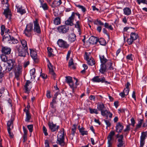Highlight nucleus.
Masks as SVG:
<instances>
[{
	"label": "nucleus",
	"mask_w": 147,
	"mask_h": 147,
	"mask_svg": "<svg viewBox=\"0 0 147 147\" xmlns=\"http://www.w3.org/2000/svg\"><path fill=\"white\" fill-rule=\"evenodd\" d=\"M98 41L100 44L101 45H105L106 44L105 40L103 38H100V39H98Z\"/></svg>",
	"instance_id": "obj_38"
},
{
	"label": "nucleus",
	"mask_w": 147,
	"mask_h": 147,
	"mask_svg": "<svg viewBox=\"0 0 147 147\" xmlns=\"http://www.w3.org/2000/svg\"><path fill=\"white\" fill-rule=\"evenodd\" d=\"M76 129V126L75 125H74L71 129V133L73 135H74Z\"/></svg>",
	"instance_id": "obj_47"
},
{
	"label": "nucleus",
	"mask_w": 147,
	"mask_h": 147,
	"mask_svg": "<svg viewBox=\"0 0 147 147\" xmlns=\"http://www.w3.org/2000/svg\"><path fill=\"white\" fill-rule=\"evenodd\" d=\"M130 125L131 124H129L127 126L126 128L124 130L125 132H128L130 130Z\"/></svg>",
	"instance_id": "obj_60"
},
{
	"label": "nucleus",
	"mask_w": 147,
	"mask_h": 147,
	"mask_svg": "<svg viewBox=\"0 0 147 147\" xmlns=\"http://www.w3.org/2000/svg\"><path fill=\"white\" fill-rule=\"evenodd\" d=\"M24 111L25 112L26 115V117L25 119V121L27 122L30 121V120L31 118V116L28 110H26V109H24Z\"/></svg>",
	"instance_id": "obj_22"
},
{
	"label": "nucleus",
	"mask_w": 147,
	"mask_h": 147,
	"mask_svg": "<svg viewBox=\"0 0 147 147\" xmlns=\"http://www.w3.org/2000/svg\"><path fill=\"white\" fill-rule=\"evenodd\" d=\"M73 14V16H72V17L74 19L75 15H76L78 16V18L79 19H80V14L78 13H74V12H72L71 15H72Z\"/></svg>",
	"instance_id": "obj_55"
},
{
	"label": "nucleus",
	"mask_w": 147,
	"mask_h": 147,
	"mask_svg": "<svg viewBox=\"0 0 147 147\" xmlns=\"http://www.w3.org/2000/svg\"><path fill=\"white\" fill-rule=\"evenodd\" d=\"M54 24L56 25H58L61 24L60 19L59 17H56L53 21Z\"/></svg>",
	"instance_id": "obj_34"
},
{
	"label": "nucleus",
	"mask_w": 147,
	"mask_h": 147,
	"mask_svg": "<svg viewBox=\"0 0 147 147\" xmlns=\"http://www.w3.org/2000/svg\"><path fill=\"white\" fill-rule=\"evenodd\" d=\"M3 14L5 15L6 18L10 19L11 17V11L8 8L4 10Z\"/></svg>",
	"instance_id": "obj_18"
},
{
	"label": "nucleus",
	"mask_w": 147,
	"mask_h": 147,
	"mask_svg": "<svg viewBox=\"0 0 147 147\" xmlns=\"http://www.w3.org/2000/svg\"><path fill=\"white\" fill-rule=\"evenodd\" d=\"M61 131L57 136V143L61 146H63L65 145L64 141V129L62 128Z\"/></svg>",
	"instance_id": "obj_4"
},
{
	"label": "nucleus",
	"mask_w": 147,
	"mask_h": 147,
	"mask_svg": "<svg viewBox=\"0 0 147 147\" xmlns=\"http://www.w3.org/2000/svg\"><path fill=\"white\" fill-rule=\"evenodd\" d=\"M20 41L22 45V47L24 48L26 47L27 48H28L27 42L25 40L23 39H21L20 40Z\"/></svg>",
	"instance_id": "obj_37"
},
{
	"label": "nucleus",
	"mask_w": 147,
	"mask_h": 147,
	"mask_svg": "<svg viewBox=\"0 0 147 147\" xmlns=\"http://www.w3.org/2000/svg\"><path fill=\"white\" fill-rule=\"evenodd\" d=\"M73 65V59L71 58L69 62V66L70 67Z\"/></svg>",
	"instance_id": "obj_61"
},
{
	"label": "nucleus",
	"mask_w": 147,
	"mask_h": 147,
	"mask_svg": "<svg viewBox=\"0 0 147 147\" xmlns=\"http://www.w3.org/2000/svg\"><path fill=\"white\" fill-rule=\"evenodd\" d=\"M100 62L102 64H105L107 60L106 59L103 55L100 56Z\"/></svg>",
	"instance_id": "obj_31"
},
{
	"label": "nucleus",
	"mask_w": 147,
	"mask_h": 147,
	"mask_svg": "<svg viewBox=\"0 0 147 147\" xmlns=\"http://www.w3.org/2000/svg\"><path fill=\"white\" fill-rule=\"evenodd\" d=\"M49 70V73H50L52 75L53 77V78L54 79H55V74L54 72V70L53 69H50Z\"/></svg>",
	"instance_id": "obj_57"
},
{
	"label": "nucleus",
	"mask_w": 147,
	"mask_h": 147,
	"mask_svg": "<svg viewBox=\"0 0 147 147\" xmlns=\"http://www.w3.org/2000/svg\"><path fill=\"white\" fill-rule=\"evenodd\" d=\"M17 8V11L18 12L20 13L21 14H23L26 13L25 10L22 9L21 6L17 5L16 6Z\"/></svg>",
	"instance_id": "obj_27"
},
{
	"label": "nucleus",
	"mask_w": 147,
	"mask_h": 147,
	"mask_svg": "<svg viewBox=\"0 0 147 147\" xmlns=\"http://www.w3.org/2000/svg\"><path fill=\"white\" fill-rule=\"evenodd\" d=\"M69 27L66 25H61L59 26L57 29L60 33L65 34L69 30Z\"/></svg>",
	"instance_id": "obj_6"
},
{
	"label": "nucleus",
	"mask_w": 147,
	"mask_h": 147,
	"mask_svg": "<svg viewBox=\"0 0 147 147\" xmlns=\"http://www.w3.org/2000/svg\"><path fill=\"white\" fill-rule=\"evenodd\" d=\"M88 63L90 65H92L95 63V62L93 58L90 59L87 61Z\"/></svg>",
	"instance_id": "obj_40"
},
{
	"label": "nucleus",
	"mask_w": 147,
	"mask_h": 147,
	"mask_svg": "<svg viewBox=\"0 0 147 147\" xmlns=\"http://www.w3.org/2000/svg\"><path fill=\"white\" fill-rule=\"evenodd\" d=\"M123 135H121V136L118 138L117 139V147H124L125 142L123 141Z\"/></svg>",
	"instance_id": "obj_11"
},
{
	"label": "nucleus",
	"mask_w": 147,
	"mask_h": 147,
	"mask_svg": "<svg viewBox=\"0 0 147 147\" xmlns=\"http://www.w3.org/2000/svg\"><path fill=\"white\" fill-rule=\"evenodd\" d=\"M1 34L2 35H3L6 29H5V27L3 25L1 26Z\"/></svg>",
	"instance_id": "obj_44"
},
{
	"label": "nucleus",
	"mask_w": 147,
	"mask_h": 147,
	"mask_svg": "<svg viewBox=\"0 0 147 147\" xmlns=\"http://www.w3.org/2000/svg\"><path fill=\"white\" fill-rule=\"evenodd\" d=\"M43 131L45 135L46 136H47L48 134L47 132V129L45 126H43Z\"/></svg>",
	"instance_id": "obj_59"
},
{
	"label": "nucleus",
	"mask_w": 147,
	"mask_h": 147,
	"mask_svg": "<svg viewBox=\"0 0 147 147\" xmlns=\"http://www.w3.org/2000/svg\"><path fill=\"white\" fill-rule=\"evenodd\" d=\"M30 50V54L31 57L33 59L34 61L36 63H37L38 60L37 57V54L36 52L32 49Z\"/></svg>",
	"instance_id": "obj_13"
},
{
	"label": "nucleus",
	"mask_w": 147,
	"mask_h": 147,
	"mask_svg": "<svg viewBox=\"0 0 147 147\" xmlns=\"http://www.w3.org/2000/svg\"><path fill=\"white\" fill-rule=\"evenodd\" d=\"M70 87L72 88L73 90H74V88H75V85L74 84V83L72 81L71 82L68 84Z\"/></svg>",
	"instance_id": "obj_58"
},
{
	"label": "nucleus",
	"mask_w": 147,
	"mask_h": 147,
	"mask_svg": "<svg viewBox=\"0 0 147 147\" xmlns=\"http://www.w3.org/2000/svg\"><path fill=\"white\" fill-rule=\"evenodd\" d=\"M116 131L117 132H121V131L123 129V126L119 122L118 123L116 127Z\"/></svg>",
	"instance_id": "obj_24"
},
{
	"label": "nucleus",
	"mask_w": 147,
	"mask_h": 147,
	"mask_svg": "<svg viewBox=\"0 0 147 147\" xmlns=\"http://www.w3.org/2000/svg\"><path fill=\"white\" fill-rule=\"evenodd\" d=\"M90 111V112L91 113H95L96 114H98V110L96 109H92L90 108L89 109Z\"/></svg>",
	"instance_id": "obj_43"
},
{
	"label": "nucleus",
	"mask_w": 147,
	"mask_h": 147,
	"mask_svg": "<svg viewBox=\"0 0 147 147\" xmlns=\"http://www.w3.org/2000/svg\"><path fill=\"white\" fill-rule=\"evenodd\" d=\"M69 40L71 42H74L76 39V36L74 34L71 33L68 36Z\"/></svg>",
	"instance_id": "obj_25"
},
{
	"label": "nucleus",
	"mask_w": 147,
	"mask_h": 147,
	"mask_svg": "<svg viewBox=\"0 0 147 147\" xmlns=\"http://www.w3.org/2000/svg\"><path fill=\"white\" fill-rule=\"evenodd\" d=\"M95 24L97 25H104V23L103 22H102L100 20H98V19H97L95 21Z\"/></svg>",
	"instance_id": "obj_49"
},
{
	"label": "nucleus",
	"mask_w": 147,
	"mask_h": 147,
	"mask_svg": "<svg viewBox=\"0 0 147 147\" xmlns=\"http://www.w3.org/2000/svg\"><path fill=\"white\" fill-rule=\"evenodd\" d=\"M85 58L86 59L87 61L89 59V54H88L87 52H85Z\"/></svg>",
	"instance_id": "obj_63"
},
{
	"label": "nucleus",
	"mask_w": 147,
	"mask_h": 147,
	"mask_svg": "<svg viewBox=\"0 0 147 147\" xmlns=\"http://www.w3.org/2000/svg\"><path fill=\"white\" fill-rule=\"evenodd\" d=\"M14 120L13 118H12L7 123V130L9 129H12L13 128V121Z\"/></svg>",
	"instance_id": "obj_21"
},
{
	"label": "nucleus",
	"mask_w": 147,
	"mask_h": 147,
	"mask_svg": "<svg viewBox=\"0 0 147 147\" xmlns=\"http://www.w3.org/2000/svg\"><path fill=\"white\" fill-rule=\"evenodd\" d=\"M11 49L10 47H3L2 48V52L6 54H9L11 52Z\"/></svg>",
	"instance_id": "obj_19"
},
{
	"label": "nucleus",
	"mask_w": 147,
	"mask_h": 147,
	"mask_svg": "<svg viewBox=\"0 0 147 147\" xmlns=\"http://www.w3.org/2000/svg\"><path fill=\"white\" fill-rule=\"evenodd\" d=\"M9 32V29H6L5 32V34L3 36L2 40L4 42L9 44H16L18 43V41L12 36H11L8 33Z\"/></svg>",
	"instance_id": "obj_1"
},
{
	"label": "nucleus",
	"mask_w": 147,
	"mask_h": 147,
	"mask_svg": "<svg viewBox=\"0 0 147 147\" xmlns=\"http://www.w3.org/2000/svg\"><path fill=\"white\" fill-rule=\"evenodd\" d=\"M108 67V66L106 64H101L100 65V69L99 71L100 73L103 74L105 72L107 69Z\"/></svg>",
	"instance_id": "obj_23"
},
{
	"label": "nucleus",
	"mask_w": 147,
	"mask_h": 147,
	"mask_svg": "<svg viewBox=\"0 0 147 147\" xmlns=\"http://www.w3.org/2000/svg\"><path fill=\"white\" fill-rule=\"evenodd\" d=\"M27 127L30 132H32L33 131V125H30L27 126Z\"/></svg>",
	"instance_id": "obj_53"
},
{
	"label": "nucleus",
	"mask_w": 147,
	"mask_h": 147,
	"mask_svg": "<svg viewBox=\"0 0 147 147\" xmlns=\"http://www.w3.org/2000/svg\"><path fill=\"white\" fill-rule=\"evenodd\" d=\"M75 27L78 28V31L79 32V34L80 35V32L81 29L80 26V22L79 21H77L76 22V24L75 25Z\"/></svg>",
	"instance_id": "obj_39"
},
{
	"label": "nucleus",
	"mask_w": 147,
	"mask_h": 147,
	"mask_svg": "<svg viewBox=\"0 0 147 147\" xmlns=\"http://www.w3.org/2000/svg\"><path fill=\"white\" fill-rule=\"evenodd\" d=\"M48 125L49 129L52 132L57 131L59 128V125H57L55 124H54L53 122H49Z\"/></svg>",
	"instance_id": "obj_9"
},
{
	"label": "nucleus",
	"mask_w": 147,
	"mask_h": 147,
	"mask_svg": "<svg viewBox=\"0 0 147 147\" xmlns=\"http://www.w3.org/2000/svg\"><path fill=\"white\" fill-rule=\"evenodd\" d=\"M8 65L6 67L5 70L6 72H9L12 69H14L17 65L15 60L10 59L7 61Z\"/></svg>",
	"instance_id": "obj_3"
},
{
	"label": "nucleus",
	"mask_w": 147,
	"mask_h": 147,
	"mask_svg": "<svg viewBox=\"0 0 147 147\" xmlns=\"http://www.w3.org/2000/svg\"><path fill=\"white\" fill-rule=\"evenodd\" d=\"M115 134V132L113 131H111L109 133V136L107 137L108 146H111L112 143L111 142V141L113 139V136Z\"/></svg>",
	"instance_id": "obj_17"
},
{
	"label": "nucleus",
	"mask_w": 147,
	"mask_h": 147,
	"mask_svg": "<svg viewBox=\"0 0 147 147\" xmlns=\"http://www.w3.org/2000/svg\"><path fill=\"white\" fill-rule=\"evenodd\" d=\"M84 130V128L83 127H82L81 128V129H79L80 132L81 133V134L83 136L88 134V131H85Z\"/></svg>",
	"instance_id": "obj_33"
},
{
	"label": "nucleus",
	"mask_w": 147,
	"mask_h": 147,
	"mask_svg": "<svg viewBox=\"0 0 147 147\" xmlns=\"http://www.w3.org/2000/svg\"><path fill=\"white\" fill-rule=\"evenodd\" d=\"M101 114L103 116H106L107 119V118L108 116L110 118L112 117V114L110 112L107 110H103L101 111Z\"/></svg>",
	"instance_id": "obj_14"
},
{
	"label": "nucleus",
	"mask_w": 147,
	"mask_h": 147,
	"mask_svg": "<svg viewBox=\"0 0 147 147\" xmlns=\"http://www.w3.org/2000/svg\"><path fill=\"white\" fill-rule=\"evenodd\" d=\"M111 119L107 120H104V121H105L107 127H110L111 125V124L110 123V121H111Z\"/></svg>",
	"instance_id": "obj_51"
},
{
	"label": "nucleus",
	"mask_w": 147,
	"mask_h": 147,
	"mask_svg": "<svg viewBox=\"0 0 147 147\" xmlns=\"http://www.w3.org/2000/svg\"><path fill=\"white\" fill-rule=\"evenodd\" d=\"M56 97H53V99L52 100V101L50 103V106L52 108H54V104L56 103Z\"/></svg>",
	"instance_id": "obj_42"
},
{
	"label": "nucleus",
	"mask_w": 147,
	"mask_h": 147,
	"mask_svg": "<svg viewBox=\"0 0 147 147\" xmlns=\"http://www.w3.org/2000/svg\"><path fill=\"white\" fill-rule=\"evenodd\" d=\"M34 31L37 33H40L41 32L40 28L38 23V22L37 19H36L35 21H34Z\"/></svg>",
	"instance_id": "obj_12"
},
{
	"label": "nucleus",
	"mask_w": 147,
	"mask_h": 147,
	"mask_svg": "<svg viewBox=\"0 0 147 147\" xmlns=\"http://www.w3.org/2000/svg\"><path fill=\"white\" fill-rule=\"evenodd\" d=\"M129 92V89L125 88L124 89L123 92L120 93L119 95L121 96L123 98L125 97V96L128 95Z\"/></svg>",
	"instance_id": "obj_26"
},
{
	"label": "nucleus",
	"mask_w": 147,
	"mask_h": 147,
	"mask_svg": "<svg viewBox=\"0 0 147 147\" xmlns=\"http://www.w3.org/2000/svg\"><path fill=\"white\" fill-rule=\"evenodd\" d=\"M134 41V40H133L131 37L129 38H128L127 40V42L128 44L129 45H130L132 44L133 42Z\"/></svg>",
	"instance_id": "obj_54"
},
{
	"label": "nucleus",
	"mask_w": 147,
	"mask_h": 147,
	"mask_svg": "<svg viewBox=\"0 0 147 147\" xmlns=\"http://www.w3.org/2000/svg\"><path fill=\"white\" fill-rule=\"evenodd\" d=\"M112 63L111 62H108L106 64V65L108 66L109 69L112 70H113V68L112 67Z\"/></svg>",
	"instance_id": "obj_46"
},
{
	"label": "nucleus",
	"mask_w": 147,
	"mask_h": 147,
	"mask_svg": "<svg viewBox=\"0 0 147 147\" xmlns=\"http://www.w3.org/2000/svg\"><path fill=\"white\" fill-rule=\"evenodd\" d=\"M92 80L94 82L102 83L105 82L106 84H110V82L107 81L105 80V78L104 77L99 78L98 76H96L94 77L92 79Z\"/></svg>",
	"instance_id": "obj_8"
},
{
	"label": "nucleus",
	"mask_w": 147,
	"mask_h": 147,
	"mask_svg": "<svg viewBox=\"0 0 147 147\" xmlns=\"http://www.w3.org/2000/svg\"><path fill=\"white\" fill-rule=\"evenodd\" d=\"M42 4L41 7L43 8V9L45 10H47L48 9V6L47 3H45L43 4L42 3Z\"/></svg>",
	"instance_id": "obj_52"
},
{
	"label": "nucleus",
	"mask_w": 147,
	"mask_h": 147,
	"mask_svg": "<svg viewBox=\"0 0 147 147\" xmlns=\"http://www.w3.org/2000/svg\"><path fill=\"white\" fill-rule=\"evenodd\" d=\"M98 40V39L96 37L92 36L89 38V41L90 44L93 45L96 44Z\"/></svg>",
	"instance_id": "obj_20"
},
{
	"label": "nucleus",
	"mask_w": 147,
	"mask_h": 147,
	"mask_svg": "<svg viewBox=\"0 0 147 147\" xmlns=\"http://www.w3.org/2000/svg\"><path fill=\"white\" fill-rule=\"evenodd\" d=\"M146 136V132H143L140 137V147H143L145 143V140Z\"/></svg>",
	"instance_id": "obj_15"
},
{
	"label": "nucleus",
	"mask_w": 147,
	"mask_h": 147,
	"mask_svg": "<svg viewBox=\"0 0 147 147\" xmlns=\"http://www.w3.org/2000/svg\"><path fill=\"white\" fill-rule=\"evenodd\" d=\"M57 44L59 47L64 49L67 48L69 46L66 42L62 39H59L57 42Z\"/></svg>",
	"instance_id": "obj_10"
},
{
	"label": "nucleus",
	"mask_w": 147,
	"mask_h": 147,
	"mask_svg": "<svg viewBox=\"0 0 147 147\" xmlns=\"http://www.w3.org/2000/svg\"><path fill=\"white\" fill-rule=\"evenodd\" d=\"M66 82L69 84V83L71 82L72 80V77L70 76H66Z\"/></svg>",
	"instance_id": "obj_45"
},
{
	"label": "nucleus",
	"mask_w": 147,
	"mask_h": 147,
	"mask_svg": "<svg viewBox=\"0 0 147 147\" xmlns=\"http://www.w3.org/2000/svg\"><path fill=\"white\" fill-rule=\"evenodd\" d=\"M33 30V24L29 23L26 26V28L24 31L25 35L28 37H30L31 36L32 32Z\"/></svg>",
	"instance_id": "obj_5"
},
{
	"label": "nucleus",
	"mask_w": 147,
	"mask_h": 147,
	"mask_svg": "<svg viewBox=\"0 0 147 147\" xmlns=\"http://www.w3.org/2000/svg\"><path fill=\"white\" fill-rule=\"evenodd\" d=\"M62 3L61 0H55L53 3V7H57L60 5Z\"/></svg>",
	"instance_id": "obj_28"
},
{
	"label": "nucleus",
	"mask_w": 147,
	"mask_h": 147,
	"mask_svg": "<svg viewBox=\"0 0 147 147\" xmlns=\"http://www.w3.org/2000/svg\"><path fill=\"white\" fill-rule=\"evenodd\" d=\"M31 82L29 80H27L26 83L25 85L24 86V88L26 90L25 92L28 93H29V90L28 88V86H29V84L31 83Z\"/></svg>",
	"instance_id": "obj_32"
},
{
	"label": "nucleus",
	"mask_w": 147,
	"mask_h": 147,
	"mask_svg": "<svg viewBox=\"0 0 147 147\" xmlns=\"http://www.w3.org/2000/svg\"><path fill=\"white\" fill-rule=\"evenodd\" d=\"M73 16V14L72 15H71V16L69 17L66 21H65V25L67 26L70 25L71 26L73 25L74 24L73 22L74 19L72 17Z\"/></svg>",
	"instance_id": "obj_16"
},
{
	"label": "nucleus",
	"mask_w": 147,
	"mask_h": 147,
	"mask_svg": "<svg viewBox=\"0 0 147 147\" xmlns=\"http://www.w3.org/2000/svg\"><path fill=\"white\" fill-rule=\"evenodd\" d=\"M48 55L49 57H53L54 55L52 53L53 50L50 48L48 47L47 48Z\"/></svg>",
	"instance_id": "obj_41"
},
{
	"label": "nucleus",
	"mask_w": 147,
	"mask_h": 147,
	"mask_svg": "<svg viewBox=\"0 0 147 147\" xmlns=\"http://www.w3.org/2000/svg\"><path fill=\"white\" fill-rule=\"evenodd\" d=\"M16 49L18 53V55L21 57H25L27 52L28 48H24L21 45H17L16 46Z\"/></svg>",
	"instance_id": "obj_2"
},
{
	"label": "nucleus",
	"mask_w": 147,
	"mask_h": 147,
	"mask_svg": "<svg viewBox=\"0 0 147 147\" xmlns=\"http://www.w3.org/2000/svg\"><path fill=\"white\" fill-rule=\"evenodd\" d=\"M137 1L139 4H140L141 3L144 4L147 3V1L146 0H137Z\"/></svg>",
	"instance_id": "obj_56"
},
{
	"label": "nucleus",
	"mask_w": 147,
	"mask_h": 147,
	"mask_svg": "<svg viewBox=\"0 0 147 147\" xmlns=\"http://www.w3.org/2000/svg\"><path fill=\"white\" fill-rule=\"evenodd\" d=\"M13 69L14 70V72L15 74V78L17 80H20L19 77L21 74V68L19 66L17 65Z\"/></svg>",
	"instance_id": "obj_7"
},
{
	"label": "nucleus",
	"mask_w": 147,
	"mask_h": 147,
	"mask_svg": "<svg viewBox=\"0 0 147 147\" xmlns=\"http://www.w3.org/2000/svg\"><path fill=\"white\" fill-rule=\"evenodd\" d=\"M77 7L81 9L83 12H85L86 11V8L83 6L78 5H77Z\"/></svg>",
	"instance_id": "obj_48"
},
{
	"label": "nucleus",
	"mask_w": 147,
	"mask_h": 147,
	"mask_svg": "<svg viewBox=\"0 0 147 147\" xmlns=\"http://www.w3.org/2000/svg\"><path fill=\"white\" fill-rule=\"evenodd\" d=\"M123 11L125 14L129 15L131 13V9L129 7H126L124 9Z\"/></svg>",
	"instance_id": "obj_30"
},
{
	"label": "nucleus",
	"mask_w": 147,
	"mask_h": 147,
	"mask_svg": "<svg viewBox=\"0 0 147 147\" xmlns=\"http://www.w3.org/2000/svg\"><path fill=\"white\" fill-rule=\"evenodd\" d=\"M1 59L2 61L4 62H6L8 60H7V57L6 55L2 54L0 56Z\"/></svg>",
	"instance_id": "obj_36"
},
{
	"label": "nucleus",
	"mask_w": 147,
	"mask_h": 147,
	"mask_svg": "<svg viewBox=\"0 0 147 147\" xmlns=\"http://www.w3.org/2000/svg\"><path fill=\"white\" fill-rule=\"evenodd\" d=\"M30 74L31 75H33L34 74L35 72V68H33L30 70Z\"/></svg>",
	"instance_id": "obj_62"
},
{
	"label": "nucleus",
	"mask_w": 147,
	"mask_h": 147,
	"mask_svg": "<svg viewBox=\"0 0 147 147\" xmlns=\"http://www.w3.org/2000/svg\"><path fill=\"white\" fill-rule=\"evenodd\" d=\"M130 37L133 39V40H135L137 39L138 35L135 33L131 32L130 34Z\"/></svg>",
	"instance_id": "obj_35"
},
{
	"label": "nucleus",
	"mask_w": 147,
	"mask_h": 147,
	"mask_svg": "<svg viewBox=\"0 0 147 147\" xmlns=\"http://www.w3.org/2000/svg\"><path fill=\"white\" fill-rule=\"evenodd\" d=\"M133 55L132 54H129L127 56V59L129 60L132 61Z\"/></svg>",
	"instance_id": "obj_50"
},
{
	"label": "nucleus",
	"mask_w": 147,
	"mask_h": 147,
	"mask_svg": "<svg viewBox=\"0 0 147 147\" xmlns=\"http://www.w3.org/2000/svg\"><path fill=\"white\" fill-rule=\"evenodd\" d=\"M71 52V50H69L67 53V56L66 57V60H68L69 57L70 55Z\"/></svg>",
	"instance_id": "obj_64"
},
{
	"label": "nucleus",
	"mask_w": 147,
	"mask_h": 147,
	"mask_svg": "<svg viewBox=\"0 0 147 147\" xmlns=\"http://www.w3.org/2000/svg\"><path fill=\"white\" fill-rule=\"evenodd\" d=\"M105 108L104 105L102 103H98L97 105V109L98 111H101Z\"/></svg>",
	"instance_id": "obj_29"
}]
</instances>
